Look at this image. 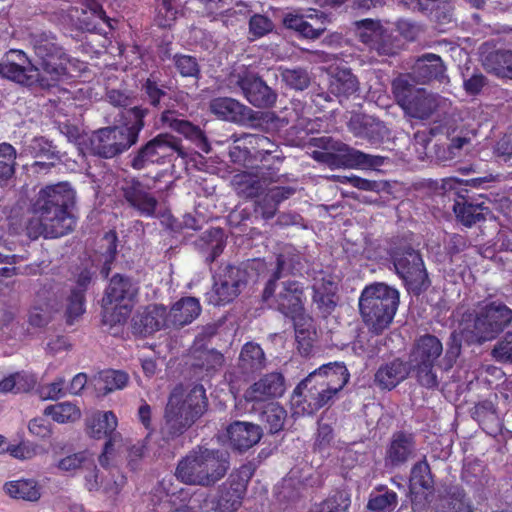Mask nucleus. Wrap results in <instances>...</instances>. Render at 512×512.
I'll return each mask as SVG.
<instances>
[{"label": "nucleus", "instance_id": "e433bc0d", "mask_svg": "<svg viewBox=\"0 0 512 512\" xmlns=\"http://www.w3.org/2000/svg\"><path fill=\"white\" fill-rule=\"evenodd\" d=\"M432 486V477L429 464L426 460L417 462L411 470L410 476V493L412 495L411 503L414 512H421L425 508V504L417 501V488L429 489Z\"/></svg>", "mask_w": 512, "mask_h": 512}, {"label": "nucleus", "instance_id": "6e6552de", "mask_svg": "<svg viewBox=\"0 0 512 512\" xmlns=\"http://www.w3.org/2000/svg\"><path fill=\"white\" fill-rule=\"evenodd\" d=\"M512 325V309L504 302L487 298L474 310L472 323L464 328L467 340L475 344L496 339Z\"/></svg>", "mask_w": 512, "mask_h": 512}, {"label": "nucleus", "instance_id": "58836bf2", "mask_svg": "<svg viewBox=\"0 0 512 512\" xmlns=\"http://www.w3.org/2000/svg\"><path fill=\"white\" fill-rule=\"evenodd\" d=\"M238 367L244 374H251L266 367V357L259 344L248 342L241 349Z\"/></svg>", "mask_w": 512, "mask_h": 512}, {"label": "nucleus", "instance_id": "a18cd8bd", "mask_svg": "<svg viewBox=\"0 0 512 512\" xmlns=\"http://www.w3.org/2000/svg\"><path fill=\"white\" fill-rule=\"evenodd\" d=\"M303 256L292 246H285L277 256L276 270L272 276L281 278L284 273H298L303 269Z\"/></svg>", "mask_w": 512, "mask_h": 512}, {"label": "nucleus", "instance_id": "ddd939ff", "mask_svg": "<svg viewBox=\"0 0 512 512\" xmlns=\"http://www.w3.org/2000/svg\"><path fill=\"white\" fill-rule=\"evenodd\" d=\"M361 41L368 46L371 51H375L380 56L395 55L400 47V41L397 36L385 28L380 22L372 19H363L356 22Z\"/></svg>", "mask_w": 512, "mask_h": 512}, {"label": "nucleus", "instance_id": "37998d69", "mask_svg": "<svg viewBox=\"0 0 512 512\" xmlns=\"http://www.w3.org/2000/svg\"><path fill=\"white\" fill-rule=\"evenodd\" d=\"M369 495L366 509L370 512H391L398 505L396 492L387 489L385 486H378Z\"/></svg>", "mask_w": 512, "mask_h": 512}, {"label": "nucleus", "instance_id": "f704fd0d", "mask_svg": "<svg viewBox=\"0 0 512 512\" xmlns=\"http://www.w3.org/2000/svg\"><path fill=\"white\" fill-rule=\"evenodd\" d=\"M442 352V343L436 336H421L411 352L410 363L435 364Z\"/></svg>", "mask_w": 512, "mask_h": 512}, {"label": "nucleus", "instance_id": "4be33fe9", "mask_svg": "<svg viewBox=\"0 0 512 512\" xmlns=\"http://www.w3.org/2000/svg\"><path fill=\"white\" fill-rule=\"evenodd\" d=\"M134 329L143 335H150L162 329H171L168 309L161 304H150L133 319Z\"/></svg>", "mask_w": 512, "mask_h": 512}, {"label": "nucleus", "instance_id": "864d4df0", "mask_svg": "<svg viewBox=\"0 0 512 512\" xmlns=\"http://www.w3.org/2000/svg\"><path fill=\"white\" fill-rule=\"evenodd\" d=\"M57 467L65 473H75L83 468L94 467V456L89 451H80L58 461Z\"/></svg>", "mask_w": 512, "mask_h": 512}, {"label": "nucleus", "instance_id": "3c124183", "mask_svg": "<svg viewBox=\"0 0 512 512\" xmlns=\"http://www.w3.org/2000/svg\"><path fill=\"white\" fill-rule=\"evenodd\" d=\"M176 72L183 78L198 81L201 77V67L195 56L177 53L172 57Z\"/></svg>", "mask_w": 512, "mask_h": 512}, {"label": "nucleus", "instance_id": "c9c22d12", "mask_svg": "<svg viewBox=\"0 0 512 512\" xmlns=\"http://www.w3.org/2000/svg\"><path fill=\"white\" fill-rule=\"evenodd\" d=\"M199 250L207 263L214 262L226 246L224 231L212 228L205 231L197 243Z\"/></svg>", "mask_w": 512, "mask_h": 512}, {"label": "nucleus", "instance_id": "9b49d317", "mask_svg": "<svg viewBox=\"0 0 512 512\" xmlns=\"http://www.w3.org/2000/svg\"><path fill=\"white\" fill-rule=\"evenodd\" d=\"M173 153L185 157L181 142L169 133H160L142 145L131 159V167L142 170L150 164H163Z\"/></svg>", "mask_w": 512, "mask_h": 512}, {"label": "nucleus", "instance_id": "680f3d73", "mask_svg": "<svg viewBox=\"0 0 512 512\" xmlns=\"http://www.w3.org/2000/svg\"><path fill=\"white\" fill-rule=\"evenodd\" d=\"M238 141L255 149V157H263L277 151V145L264 135L244 134Z\"/></svg>", "mask_w": 512, "mask_h": 512}, {"label": "nucleus", "instance_id": "b1692460", "mask_svg": "<svg viewBox=\"0 0 512 512\" xmlns=\"http://www.w3.org/2000/svg\"><path fill=\"white\" fill-rule=\"evenodd\" d=\"M445 72L446 67L440 56L433 53H427L418 58L411 70L415 82L419 84H426L432 80L446 83L448 82V77Z\"/></svg>", "mask_w": 512, "mask_h": 512}, {"label": "nucleus", "instance_id": "79ce46f5", "mask_svg": "<svg viewBox=\"0 0 512 512\" xmlns=\"http://www.w3.org/2000/svg\"><path fill=\"white\" fill-rule=\"evenodd\" d=\"M260 408L259 420L264 428L271 434L281 431L287 418L284 407L277 402H269Z\"/></svg>", "mask_w": 512, "mask_h": 512}, {"label": "nucleus", "instance_id": "1a4fd4ad", "mask_svg": "<svg viewBox=\"0 0 512 512\" xmlns=\"http://www.w3.org/2000/svg\"><path fill=\"white\" fill-rule=\"evenodd\" d=\"M138 293V282L126 275L115 274L110 279L103 298L105 321H124L130 313Z\"/></svg>", "mask_w": 512, "mask_h": 512}, {"label": "nucleus", "instance_id": "2f4dec72", "mask_svg": "<svg viewBox=\"0 0 512 512\" xmlns=\"http://www.w3.org/2000/svg\"><path fill=\"white\" fill-rule=\"evenodd\" d=\"M482 65L497 78L512 80V49H497L483 54Z\"/></svg>", "mask_w": 512, "mask_h": 512}, {"label": "nucleus", "instance_id": "39448f33", "mask_svg": "<svg viewBox=\"0 0 512 512\" xmlns=\"http://www.w3.org/2000/svg\"><path fill=\"white\" fill-rule=\"evenodd\" d=\"M207 398L202 385H195L186 395L180 389L170 394L165 408L163 439L173 440L181 436L206 411Z\"/></svg>", "mask_w": 512, "mask_h": 512}, {"label": "nucleus", "instance_id": "0eeeda50", "mask_svg": "<svg viewBox=\"0 0 512 512\" xmlns=\"http://www.w3.org/2000/svg\"><path fill=\"white\" fill-rule=\"evenodd\" d=\"M280 278H272L267 282L263 291V300L269 302L274 300L277 309L286 316L294 320L296 339L299 343L310 339L311 318L303 314L304 288L298 281H282L277 283Z\"/></svg>", "mask_w": 512, "mask_h": 512}, {"label": "nucleus", "instance_id": "338daca9", "mask_svg": "<svg viewBox=\"0 0 512 512\" xmlns=\"http://www.w3.org/2000/svg\"><path fill=\"white\" fill-rule=\"evenodd\" d=\"M282 80L295 90H304L309 86L310 77L302 68L284 69L281 73Z\"/></svg>", "mask_w": 512, "mask_h": 512}, {"label": "nucleus", "instance_id": "a211bd4d", "mask_svg": "<svg viewBox=\"0 0 512 512\" xmlns=\"http://www.w3.org/2000/svg\"><path fill=\"white\" fill-rule=\"evenodd\" d=\"M149 190L148 185L135 178L125 180L121 187L122 195L128 205L144 217H153L158 206V200Z\"/></svg>", "mask_w": 512, "mask_h": 512}, {"label": "nucleus", "instance_id": "9d476101", "mask_svg": "<svg viewBox=\"0 0 512 512\" xmlns=\"http://www.w3.org/2000/svg\"><path fill=\"white\" fill-rule=\"evenodd\" d=\"M390 256L396 273L410 290L418 293L428 286V275L418 251L410 246H399L391 250Z\"/></svg>", "mask_w": 512, "mask_h": 512}, {"label": "nucleus", "instance_id": "2eb2a0df", "mask_svg": "<svg viewBox=\"0 0 512 512\" xmlns=\"http://www.w3.org/2000/svg\"><path fill=\"white\" fill-rule=\"evenodd\" d=\"M58 286L44 283L36 293V299L28 314V323L34 328H45L60 312L61 304L57 297Z\"/></svg>", "mask_w": 512, "mask_h": 512}, {"label": "nucleus", "instance_id": "bf43d9fd", "mask_svg": "<svg viewBox=\"0 0 512 512\" xmlns=\"http://www.w3.org/2000/svg\"><path fill=\"white\" fill-rule=\"evenodd\" d=\"M411 371L414 372L417 382L427 388L435 389L439 385L435 364L410 363Z\"/></svg>", "mask_w": 512, "mask_h": 512}, {"label": "nucleus", "instance_id": "72a5a7b5", "mask_svg": "<svg viewBox=\"0 0 512 512\" xmlns=\"http://www.w3.org/2000/svg\"><path fill=\"white\" fill-rule=\"evenodd\" d=\"M3 491L7 496L15 500L37 502L42 495V488L33 478H21L7 481L3 485Z\"/></svg>", "mask_w": 512, "mask_h": 512}, {"label": "nucleus", "instance_id": "aec40b11", "mask_svg": "<svg viewBox=\"0 0 512 512\" xmlns=\"http://www.w3.org/2000/svg\"><path fill=\"white\" fill-rule=\"evenodd\" d=\"M329 22V17L323 12L310 13L306 16L289 13L283 19L286 28L307 39H318L325 32Z\"/></svg>", "mask_w": 512, "mask_h": 512}, {"label": "nucleus", "instance_id": "4d7b16f0", "mask_svg": "<svg viewBox=\"0 0 512 512\" xmlns=\"http://www.w3.org/2000/svg\"><path fill=\"white\" fill-rule=\"evenodd\" d=\"M237 193L245 198L257 197L262 191L261 181L250 174H237L233 178Z\"/></svg>", "mask_w": 512, "mask_h": 512}, {"label": "nucleus", "instance_id": "7ed1b4c3", "mask_svg": "<svg viewBox=\"0 0 512 512\" xmlns=\"http://www.w3.org/2000/svg\"><path fill=\"white\" fill-rule=\"evenodd\" d=\"M229 467L226 451L198 445L179 460L175 477L187 485L211 487L225 477Z\"/></svg>", "mask_w": 512, "mask_h": 512}, {"label": "nucleus", "instance_id": "4c0bfd02", "mask_svg": "<svg viewBox=\"0 0 512 512\" xmlns=\"http://www.w3.org/2000/svg\"><path fill=\"white\" fill-rule=\"evenodd\" d=\"M359 89V83L347 68H337L330 78L329 91L338 98L348 99Z\"/></svg>", "mask_w": 512, "mask_h": 512}, {"label": "nucleus", "instance_id": "dca6fc26", "mask_svg": "<svg viewBox=\"0 0 512 512\" xmlns=\"http://www.w3.org/2000/svg\"><path fill=\"white\" fill-rule=\"evenodd\" d=\"M39 70L30 65L24 52L11 50L0 62V76L21 85L32 86L37 83Z\"/></svg>", "mask_w": 512, "mask_h": 512}, {"label": "nucleus", "instance_id": "c85d7f7f", "mask_svg": "<svg viewBox=\"0 0 512 512\" xmlns=\"http://www.w3.org/2000/svg\"><path fill=\"white\" fill-rule=\"evenodd\" d=\"M411 372L410 363L394 359L379 367L375 373V383L381 389L391 390L404 381Z\"/></svg>", "mask_w": 512, "mask_h": 512}, {"label": "nucleus", "instance_id": "4468645a", "mask_svg": "<svg viewBox=\"0 0 512 512\" xmlns=\"http://www.w3.org/2000/svg\"><path fill=\"white\" fill-rule=\"evenodd\" d=\"M349 372L343 363L334 362L324 364L317 370L311 372L304 380H302L294 389L292 394V404L300 405L305 388L312 384L314 380H319L328 389L341 391L349 381Z\"/></svg>", "mask_w": 512, "mask_h": 512}, {"label": "nucleus", "instance_id": "f8f14e48", "mask_svg": "<svg viewBox=\"0 0 512 512\" xmlns=\"http://www.w3.org/2000/svg\"><path fill=\"white\" fill-rule=\"evenodd\" d=\"M245 486L240 481L229 480L223 483L217 496L208 501L205 494L195 495L190 500V508L199 511L235 512L242 504Z\"/></svg>", "mask_w": 512, "mask_h": 512}, {"label": "nucleus", "instance_id": "bb28decb", "mask_svg": "<svg viewBox=\"0 0 512 512\" xmlns=\"http://www.w3.org/2000/svg\"><path fill=\"white\" fill-rule=\"evenodd\" d=\"M201 305L195 297H183L168 310L171 329H180L191 324L201 313Z\"/></svg>", "mask_w": 512, "mask_h": 512}, {"label": "nucleus", "instance_id": "69168bd1", "mask_svg": "<svg viewBox=\"0 0 512 512\" xmlns=\"http://www.w3.org/2000/svg\"><path fill=\"white\" fill-rule=\"evenodd\" d=\"M85 311L84 294L80 290H71L67 298V306L65 310L66 322L72 325Z\"/></svg>", "mask_w": 512, "mask_h": 512}, {"label": "nucleus", "instance_id": "c03bdc74", "mask_svg": "<svg viewBox=\"0 0 512 512\" xmlns=\"http://www.w3.org/2000/svg\"><path fill=\"white\" fill-rule=\"evenodd\" d=\"M435 509L436 512H473L470 501L459 487L451 488L447 495L441 497Z\"/></svg>", "mask_w": 512, "mask_h": 512}, {"label": "nucleus", "instance_id": "603ef678", "mask_svg": "<svg viewBox=\"0 0 512 512\" xmlns=\"http://www.w3.org/2000/svg\"><path fill=\"white\" fill-rule=\"evenodd\" d=\"M238 290L233 289L227 281L216 278L213 287L205 294L206 301L214 306L224 305L238 296Z\"/></svg>", "mask_w": 512, "mask_h": 512}, {"label": "nucleus", "instance_id": "774afa93", "mask_svg": "<svg viewBox=\"0 0 512 512\" xmlns=\"http://www.w3.org/2000/svg\"><path fill=\"white\" fill-rule=\"evenodd\" d=\"M28 150L37 159H56L59 156L52 143L43 137L34 138L28 145Z\"/></svg>", "mask_w": 512, "mask_h": 512}, {"label": "nucleus", "instance_id": "0e129e2a", "mask_svg": "<svg viewBox=\"0 0 512 512\" xmlns=\"http://www.w3.org/2000/svg\"><path fill=\"white\" fill-rule=\"evenodd\" d=\"M220 280L227 281L231 288L237 289L238 294L247 284V273L245 270L228 265L224 267L217 276Z\"/></svg>", "mask_w": 512, "mask_h": 512}, {"label": "nucleus", "instance_id": "a878e982", "mask_svg": "<svg viewBox=\"0 0 512 512\" xmlns=\"http://www.w3.org/2000/svg\"><path fill=\"white\" fill-rule=\"evenodd\" d=\"M209 109L218 118L234 123H244L252 117L250 108L229 97L212 99Z\"/></svg>", "mask_w": 512, "mask_h": 512}, {"label": "nucleus", "instance_id": "cd10ccee", "mask_svg": "<svg viewBox=\"0 0 512 512\" xmlns=\"http://www.w3.org/2000/svg\"><path fill=\"white\" fill-rule=\"evenodd\" d=\"M441 97L437 94L418 89L413 99L404 106L403 110L410 117L426 120L429 119L438 109Z\"/></svg>", "mask_w": 512, "mask_h": 512}, {"label": "nucleus", "instance_id": "de8ad7c7", "mask_svg": "<svg viewBox=\"0 0 512 512\" xmlns=\"http://www.w3.org/2000/svg\"><path fill=\"white\" fill-rule=\"evenodd\" d=\"M453 211L463 225L471 227L485 219V212H488V209L481 204L455 202L453 204Z\"/></svg>", "mask_w": 512, "mask_h": 512}, {"label": "nucleus", "instance_id": "49530a36", "mask_svg": "<svg viewBox=\"0 0 512 512\" xmlns=\"http://www.w3.org/2000/svg\"><path fill=\"white\" fill-rule=\"evenodd\" d=\"M16 150L9 143L0 144V186L7 187L15 175Z\"/></svg>", "mask_w": 512, "mask_h": 512}, {"label": "nucleus", "instance_id": "7c9ffc66", "mask_svg": "<svg viewBox=\"0 0 512 512\" xmlns=\"http://www.w3.org/2000/svg\"><path fill=\"white\" fill-rule=\"evenodd\" d=\"M415 441L411 434L395 433L386 450V462L391 466H399L414 456Z\"/></svg>", "mask_w": 512, "mask_h": 512}, {"label": "nucleus", "instance_id": "8fccbe9b", "mask_svg": "<svg viewBox=\"0 0 512 512\" xmlns=\"http://www.w3.org/2000/svg\"><path fill=\"white\" fill-rule=\"evenodd\" d=\"M128 381L126 373L117 370H106L99 374L95 387L98 393L106 395L114 390L122 389Z\"/></svg>", "mask_w": 512, "mask_h": 512}, {"label": "nucleus", "instance_id": "f3484780", "mask_svg": "<svg viewBox=\"0 0 512 512\" xmlns=\"http://www.w3.org/2000/svg\"><path fill=\"white\" fill-rule=\"evenodd\" d=\"M285 389L284 376L279 372H271L250 385L244 393V398L246 402L252 403L255 409L257 405L274 402L284 394Z\"/></svg>", "mask_w": 512, "mask_h": 512}, {"label": "nucleus", "instance_id": "f257e3e1", "mask_svg": "<svg viewBox=\"0 0 512 512\" xmlns=\"http://www.w3.org/2000/svg\"><path fill=\"white\" fill-rule=\"evenodd\" d=\"M74 197V191L67 184L41 189L32 206L34 215L26 225L28 237L33 240L40 236L59 238L70 233L76 223L74 216L68 211Z\"/></svg>", "mask_w": 512, "mask_h": 512}, {"label": "nucleus", "instance_id": "f03ea898", "mask_svg": "<svg viewBox=\"0 0 512 512\" xmlns=\"http://www.w3.org/2000/svg\"><path fill=\"white\" fill-rule=\"evenodd\" d=\"M29 42L38 63L37 84L42 88L53 87L85 69V64L70 57L51 32L35 31L30 34Z\"/></svg>", "mask_w": 512, "mask_h": 512}, {"label": "nucleus", "instance_id": "09e8293b", "mask_svg": "<svg viewBox=\"0 0 512 512\" xmlns=\"http://www.w3.org/2000/svg\"><path fill=\"white\" fill-rule=\"evenodd\" d=\"M415 78L412 73L399 75L392 82V93L396 99V102L403 109L407 102L413 99L415 92L418 90L415 88Z\"/></svg>", "mask_w": 512, "mask_h": 512}, {"label": "nucleus", "instance_id": "412c9836", "mask_svg": "<svg viewBox=\"0 0 512 512\" xmlns=\"http://www.w3.org/2000/svg\"><path fill=\"white\" fill-rule=\"evenodd\" d=\"M69 15L88 31H94L101 23L108 22L105 11L96 0H75L69 8Z\"/></svg>", "mask_w": 512, "mask_h": 512}, {"label": "nucleus", "instance_id": "a19ab883", "mask_svg": "<svg viewBox=\"0 0 512 512\" xmlns=\"http://www.w3.org/2000/svg\"><path fill=\"white\" fill-rule=\"evenodd\" d=\"M348 128L355 136L374 140L381 136L384 126L371 116L354 114L348 122Z\"/></svg>", "mask_w": 512, "mask_h": 512}, {"label": "nucleus", "instance_id": "c756f323", "mask_svg": "<svg viewBox=\"0 0 512 512\" xmlns=\"http://www.w3.org/2000/svg\"><path fill=\"white\" fill-rule=\"evenodd\" d=\"M337 391L328 389L319 380H314L312 384L305 388L302 396V403L296 405L301 407V411L306 414H313L320 408L329 404L337 395Z\"/></svg>", "mask_w": 512, "mask_h": 512}, {"label": "nucleus", "instance_id": "393cba45", "mask_svg": "<svg viewBox=\"0 0 512 512\" xmlns=\"http://www.w3.org/2000/svg\"><path fill=\"white\" fill-rule=\"evenodd\" d=\"M226 431L229 444L240 452L256 445L263 435L259 425L244 421H235L227 427Z\"/></svg>", "mask_w": 512, "mask_h": 512}, {"label": "nucleus", "instance_id": "e2e57ef3", "mask_svg": "<svg viewBox=\"0 0 512 512\" xmlns=\"http://www.w3.org/2000/svg\"><path fill=\"white\" fill-rule=\"evenodd\" d=\"M492 359L500 364H512V331L506 332L491 349Z\"/></svg>", "mask_w": 512, "mask_h": 512}, {"label": "nucleus", "instance_id": "5fc2aeb1", "mask_svg": "<svg viewBox=\"0 0 512 512\" xmlns=\"http://www.w3.org/2000/svg\"><path fill=\"white\" fill-rule=\"evenodd\" d=\"M350 495L345 491H336L319 504L314 505L309 512H349Z\"/></svg>", "mask_w": 512, "mask_h": 512}, {"label": "nucleus", "instance_id": "ea45409f", "mask_svg": "<svg viewBox=\"0 0 512 512\" xmlns=\"http://www.w3.org/2000/svg\"><path fill=\"white\" fill-rule=\"evenodd\" d=\"M89 434L96 439L120 435L116 433L117 418L112 411L96 412L87 421Z\"/></svg>", "mask_w": 512, "mask_h": 512}, {"label": "nucleus", "instance_id": "6e6d98bb", "mask_svg": "<svg viewBox=\"0 0 512 512\" xmlns=\"http://www.w3.org/2000/svg\"><path fill=\"white\" fill-rule=\"evenodd\" d=\"M224 356L215 349H201L194 352L193 366L213 372L222 367Z\"/></svg>", "mask_w": 512, "mask_h": 512}, {"label": "nucleus", "instance_id": "423d86ee", "mask_svg": "<svg viewBox=\"0 0 512 512\" xmlns=\"http://www.w3.org/2000/svg\"><path fill=\"white\" fill-rule=\"evenodd\" d=\"M397 289L384 284L366 286L359 297V312L369 331L381 334L392 323L399 305Z\"/></svg>", "mask_w": 512, "mask_h": 512}, {"label": "nucleus", "instance_id": "20e7f679", "mask_svg": "<svg viewBox=\"0 0 512 512\" xmlns=\"http://www.w3.org/2000/svg\"><path fill=\"white\" fill-rule=\"evenodd\" d=\"M148 109L135 106L121 112L122 124L96 131L91 139V151L102 158H113L132 147L144 128Z\"/></svg>", "mask_w": 512, "mask_h": 512}, {"label": "nucleus", "instance_id": "473e14b6", "mask_svg": "<svg viewBox=\"0 0 512 512\" xmlns=\"http://www.w3.org/2000/svg\"><path fill=\"white\" fill-rule=\"evenodd\" d=\"M332 148L342 153V163L350 168H376L383 165L385 160L382 156L366 154L343 143H335Z\"/></svg>", "mask_w": 512, "mask_h": 512}, {"label": "nucleus", "instance_id": "5701e85b", "mask_svg": "<svg viewBox=\"0 0 512 512\" xmlns=\"http://www.w3.org/2000/svg\"><path fill=\"white\" fill-rule=\"evenodd\" d=\"M160 121L163 125L194 142L203 152L208 153L210 151V145L204 132L190 121L179 119L174 110H164L160 116Z\"/></svg>", "mask_w": 512, "mask_h": 512}, {"label": "nucleus", "instance_id": "6ab92c4d", "mask_svg": "<svg viewBox=\"0 0 512 512\" xmlns=\"http://www.w3.org/2000/svg\"><path fill=\"white\" fill-rule=\"evenodd\" d=\"M236 83L245 98L255 107L267 108L276 102V93L253 73L244 72L239 74Z\"/></svg>", "mask_w": 512, "mask_h": 512}, {"label": "nucleus", "instance_id": "052dcab7", "mask_svg": "<svg viewBox=\"0 0 512 512\" xmlns=\"http://www.w3.org/2000/svg\"><path fill=\"white\" fill-rule=\"evenodd\" d=\"M331 447H337L334 429L331 423L325 422L323 418L318 421V428L315 434L314 449L325 452Z\"/></svg>", "mask_w": 512, "mask_h": 512}, {"label": "nucleus", "instance_id": "13d9d810", "mask_svg": "<svg viewBox=\"0 0 512 512\" xmlns=\"http://www.w3.org/2000/svg\"><path fill=\"white\" fill-rule=\"evenodd\" d=\"M44 415L51 416L58 423H67L78 419L80 411L72 403L62 402L47 406L44 410Z\"/></svg>", "mask_w": 512, "mask_h": 512}]
</instances>
